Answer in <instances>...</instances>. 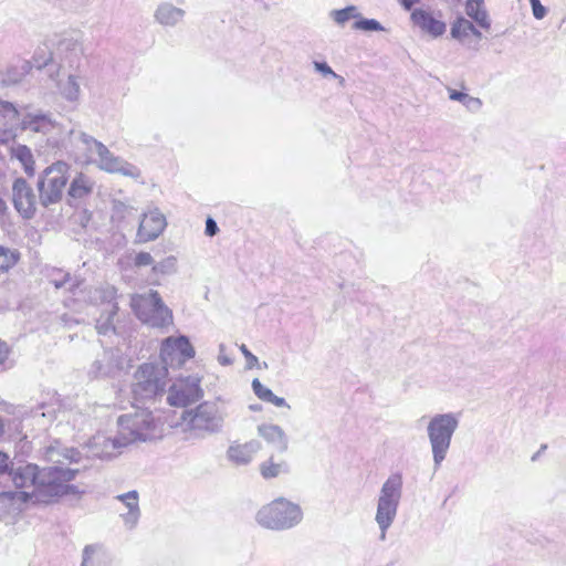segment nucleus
Returning a JSON list of instances; mask_svg holds the SVG:
<instances>
[{"mask_svg": "<svg viewBox=\"0 0 566 566\" xmlns=\"http://www.w3.org/2000/svg\"><path fill=\"white\" fill-rule=\"evenodd\" d=\"M250 409L253 411H260L262 409V407L260 405H251Z\"/></svg>", "mask_w": 566, "mask_h": 566, "instance_id": "53", "label": "nucleus"}, {"mask_svg": "<svg viewBox=\"0 0 566 566\" xmlns=\"http://www.w3.org/2000/svg\"><path fill=\"white\" fill-rule=\"evenodd\" d=\"M92 301L101 303L104 306V311H111V313H117L116 289L112 285H104L94 290Z\"/></svg>", "mask_w": 566, "mask_h": 566, "instance_id": "28", "label": "nucleus"}, {"mask_svg": "<svg viewBox=\"0 0 566 566\" xmlns=\"http://www.w3.org/2000/svg\"><path fill=\"white\" fill-rule=\"evenodd\" d=\"M240 350L241 353L243 354V356L245 357L247 359V363H248V366L251 368L253 367L256 363H258V357L255 355H253L249 349L248 347L242 344L240 345Z\"/></svg>", "mask_w": 566, "mask_h": 566, "instance_id": "46", "label": "nucleus"}, {"mask_svg": "<svg viewBox=\"0 0 566 566\" xmlns=\"http://www.w3.org/2000/svg\"><path fill=\"white\" fill-rule=\"evenodd\" d=\"M261 449V442L255 439L244 443L233 442L227 450V459L238 467L248 465Z\"/></svg>", "mask_w": 566, "mask_h": 566, "instance_id": "19", "label": "nucleus"}, {"mask_svg": "<svg viewBox=\"0 0 566 566\" xmlns=\"http://www.w3.org/2000/svg\"><path fill=\"white\" fill-rule=\"evenodd\" d=\"M53 59V53L44 54L41 56L38 52L33 56L32 65L36 69H42L48 65V63Z\"/></svg>", "mask_w": 566, "mask_h": 566, "instance_id": "43", "label": "nucleus"}, {"mask_svg": "<svg viewBox=\"0 0 566 566\" xmlns=\"http://www.w3.org/2000/svg\"><path fill=\"white\" fill-rule=\"evenodd\" d=\"M218 361L222 366H229V365H231L233 363V360L226 353V345L224 344H220L219 345Z\"/></svg>", "mask_w": 566, "mask_h": 566, "instance_id": "45", "label": "nucleus"}, {"mask_svg": "<svg viewBox=\"0 0 566 566\" xmlns=\"http://www.w3.org/2000/svg\"><path fill=\"white\" fill-rule=\"evenodd\" d=\"M126 446L127 444L119 431L114 438H108L104 434H97L91 442L92 453L99 458L115 457L120 452L119 449Z\"/></svg>", "mask_w": 566, "mask_h": 566, "instance_id": "22", "label": "nucleus"}, {"mask_svg": "<svg viewBox=\"0 0 566 566\" xmlns=\"http://www.w3.org/2000/svg\"><path fill=\"white\" fill-rule=\"evenodd\" d=\"M258 434L268 443L273 444L279 451L287 450L289 440L284 430L277 424L262 423L258 426Z\"/></svg>", "mask_w": 566, "mask_h": 566, "instance_id": "25", "label": "nucleus"}, {"mask_svg": "<svg viewBox=\"0 0 566 566\" xmlns=\"http://www.w3.org/2000/svg\"><path fill=\"white\" fill-rule=\"evenodd\" d=\"M8 455L0 452V473H4L8 469Z\"/></svg>", "mask_w": 566, "mask_h": 566, "instance_id": "50", "label": "nucleus"}, {"mask_svg": "<svg viewBox=\"0 0 566 566\" xmlns=\"http://www.w3.org/2000/svg\"><path fill=\"white\" fill-rule=\"evenodd\" d=\"M303 518L302 509L284 497H279L262 506L256 513V522L269 530L284 531L296 526Z\"/></svg>", "mask_w": 566, "mask_h": 566, "instance_id": "9", "label": "nucleus"}, {"mask_svg": "<svg viewBox=\"0 0 566 566\" xmlns=\"http://www.w3.org/2000/svg\"><path fill=\"white\" fill-rule=\"evenodd\" d=\"M336 78L338 80V83H339L340 85H344V84H345V80H344V77L339 76V77H336Z\"/></svg>", "mask_w": 566, "mask_h": 566, "instance_id": "55", "label": "nucleus"}, {"mask_svg": "<svg viewBox=\"0 0 566 566\" xmlns=\"http://www.w3.org/2000/svg\"><path fill=\"white\" fill-rule=\"evenodd\" d=\"M329 17L337 25L343 27L350 19L360 18V12L356 6H348L344 9L332 10Z\"/></svg>", "mask_w": 566, "mask_h": 566, "instance_id": "36", "label": "nucleus"}, {"mask_svg": "<svg viewBox=\"0 0 566 566\" xmlns=\"http://www.w3.org/2000/svg\"><path fill=\"white\" fill-rule=\"evenodd\" d=\"M403 478L399 472L390 474L382 483L377 497L375 521L380 530V539L386 538L387 531L396 520L402 497Z\"/></svg>", "mask_w": 566, "mask_h": 566, "instance_id": "4", "label": "nucleus"}, {"mask_svg": "<svg viewBox=\"0 0 566 566\" xmlns=\"http://www.w3.org/2000/svg\"><path fill=\"white\" fill-rule=\"evenodd\" d=\"M9 355V347L4 342L0 340V370L6 368V361Z\"/></svg>", "mask_w": 566, "mask_h": 566, "instance_id": "49", "label": "nucleus"}, {"mask_svg": "<svg viewBox=\"0 0 566 566\" xmlns=\"http://www.w3.org/2000/svg\"><path fill=\"white\" fill-rule=\"evenodd\" d=\"M219 232V228H218V224L217 222L212 219V218H208L206 220V229H205V233L208 235V237H213L216 235L217 233Z\"/></svg>", "mask_w": 566, "mask_h": 566, "instance_id": "48", "label": "nucleus"}, {"mask_svg": "<svg viewBox=\"0 0 566 566\" xmlns=\"http://www.w3.org/2000/svg\"><path fill=\"white\" fill-rule=\"evenodd\" d=\"M471 34L476 36L478 39L482 38V33L475 27H474V31H472Z\"/></svg>", "mask_w": 566, "mask_h": 566, "instance_id": "52", "label": "nucleus"}, {"mask_svg": "<svg viewBox=\"0 0 566 566\" xmlns=\"http://www.w3.org/2000/svg\"><path fill=\"white\" fill-rule=\"evenodd\" d=\"M62 285H63V283H57V282H55V286H56V287H61Z\"/></svg>", "mask_w": 566, "mask_h": 566, "instance_id": "56", "label": "nucleus"}, {"mask_svg": "<svg viewBox=\"0 0 566 566\" xmlns=\"http://www.w3.org/2000/svg\"><path fill=\"white\" fill-rule=\"evenodd\" d=\"M12 157L18 159L25 174L29 175V176H33L34 175V159H33V155H32V151L29 147L24 146V145H18L15 147L12 148Z\"/></svg>", "mask_w": 566, "mask_h": 566, "instance_id": "34", "label": "nucleus"}, {"mask_svg": "<svg viewBox=\"0 0 566 566\" xmlns=\"http://www.w3.org/2000/svg\"><path fill=\"white\" fill-rule=\"evenodd\" d=\"M2 206H3V202H2V201H0V209H2Z\"/></svg>", "mask_w": 566, "mask_h": 566, "instance_id": "57", "label": "nucleus"}, {"mask_svg": "<svg viewBox=\"0 0 566 566\" xmlns=\"http://www.w3.org/2000/svg\"><path fill=\"white\" fill-rule=\"evenodd\" d=\"M77 470L61 467H48L39 470L34 464L19 465L11 470L12 482L20 491L2 492L0 507L8 514L19 511L18 503H48L53 497L67 494L73 486L69 484Z\"/></svg>", "mask_w": 566, "mask_h": 566, "instance_id": "1", "label": "nucleus"}, {"mask_svg": "<svg viewBox=\"0 0 566 566\" xmlns=\"http://www.w3.org/2000/svg\"><path fill=\"white\" fill-rule=\"evenodd\" d=\"M3 432H4V426H3L2 419L0 418V438L2 437Z\"/></svg>", "mask_w": 566, "mask_h": 566, "instance_id": "54", "label": "nucleus"}, {"mask_svg": "<svg viewBox=\"0 0 566 566\" xmlns=\"http://www.w3.org/2000/svg\"><path fill=\"white\" fill-rule=\"evenodd\" d=\"M109 556L101 545H86L83 549L81 566H108Z\"/></svg>", "mask_w": 566, "mask_h": 566, "instance_id": "26", "label": "nucleus"}, {"mask_svg": "<svg viewBox=\"0 0 566 566\" xmlns=\"http://www.w3.org/2000/svg\"><path fill=\"white\" fill-rule=\"evenodd\" d=\"M532 12L535 19L542 20L547 14V9L541 3L539 0H530Z\"/></svg>", "mask_w": 566, "mask_h": 566, "instance_id": "41", "label": "nucleus"}, {"mask_svg": "<svg viewBox=\"0 0 566 566\" xmlns=\"http://www.w3.org/2000/svg\"><path fill=\"white\" fill-rule=\"evenodd\" d=\"M59 94L70 103H77L81 97V76L76 73H65L60 66L56 73Z\"/></svg>", "mask_w": 566, "mask_h": 566, "instance_id": "21", "label": "nucleus"}, {"mask_svg": "<svg viewBox=\"0 0 566 566\" xmlns=\"http://www.w3.org/2000/svg\"><path fill=\"white\" fill-rule=\"evenodd\" d=\"M71 166L64 160H56L48 166L39 176L38 191L41 206H50L61 202L70 179Z\"/></svg>", "mask_w": 566, "mask_h": 566, "instance_id": "8", "label": "nucleus"}, {"mask_svg": "<svg viewBox=\"0 0 566 566\" xmlns=\"http://www.w3.org/2000/svg\"><path fill=\"white\" fill-rule=\"evenodd\" d=\"M260 473L265 480L274 479L289 473V464L285 461L275 462L273 458H270L260 464Z\"/></svg>", "mask_w": 566, "mask_h": 566, "instance_id": "33", "label": "nucleus"}, {"mask_svg": "<svg viewBox=\"0 0 566 566\" xmlns=\"http://www.w3.org/2000/svg\"><path fill=\"white\" fill-rule=\"evenodd\" d=\"M474 31V25L465 18H458L451 25V36L458 41H464L471 32Z\"/></svg>", "mask_w": 566, "mask_h": 566, "instance_id": "35", "label": "nucleus"}, {"mask_svg": "<svg viewBox=\"0 0 566 566\" xmlns=\"http://www.w3.org/2000/svg\"><path fill=\"white\" fill-rule=\"evenodd\" d=\"M91 373H93L96 377L97 376H106V375H108L111 373V368L104 367L99 360H96L92 365Z\"/></svg>", "mask_w": 566, "mask_h": 566, "instance_id": "47", "label": "nucleus"}, {"mask_svg": "<svg viewBox=\"0 0 566 566\" xmlns=\"http://www.w3.org/2000/svg\"><path fill=\"white\" fill-rule=\"evenodd\" d=\"M411 20L423 33L433 39L443 35L447 31V24L440 12L436 14L428 10L416 9L411 13Z\"/></svg>", "mask_w": 566, "mask_h": 566, "instance_id": "17", "label": "nucleus"}, {"mask_svg": "<svg viewBox=\"0 0 566 566\" xmlns=\"http://www.w3.org/2000/svg\"><path fill=\"white\" fill-rule=\"evenodd\" d=\"M353 29L366 31V32H377L384 31L385 28L375 19H366L360 15L355 23L353 24Z\"/></svg>", "mask_w": 566, "mask_h": 566, "instance_id": "40", "label": "nucleus"}, {"mask_svg": "<svg viewBox=\"0 0 566 566\" xmlns=\"http://www.w3.org/2000/svg\"><path fill=\"white\" fill-rule=\"evenodd\" d=\"M186 11L169 1L160 2L154 11V20L161 27L175 28L185 19Z\"/></svg>", "mask_w": 566, "mask_h": 566, "instance_id": "24", "label": "nucleus"}, {"mask_svg": "<svg viewBox=\"0 0 566 566\" xmlns=\"http://www.w3.org/2000/svg\"><path fill=\"white\" fill-rule=\"evenodd\" d=\"M36 195L33 188L23 178L14 180L12 186V201L15 210L24 219H31L36 211Z\"/></svg>", "mask_w": 566, "mask_h": 566, "instance_id": "15", "label": "nucleus"}, {"mask_svg": "<svg viewBox=\"0 0 566 566\" xmlns=\"http://www.w3.org/2000/svg\"><path fill=\"white\" fill-rule=\"evenodd\" d=\"M130 306L138 319L151 327H165L172 323V313L157 291L133 295Z\"/></svg>", "mask_w": 566, "mask_h": 566, "instance_id": "10", "label": "nucleus"}, {"mask_svg": "<svg viewBox=\"0 0 566 566\" xmlns=\"http://www.w3.org/2000/svg\"><path fill=\"white\" fill-rule=\"evenodd\" d=\"M167 226L166 217L158 208L149 209L143 214L137 231L139 242H149L157 239Z\"/></svg>", "mask_w": 566, "mask_h": 566, "instance_id": "16", "label": "nucleus"}, {"mask_svg": "<svg viewBox=\"0 0 566 566\" xmlns=\"http://www.w3.org/2000/svg\"><path fill=\"white\" fill-rule=\"evenodd\" d=\"M116 313H111V311H102L101 316L96 321V329L98 334L106 335L109 331L114 329L113 318Z\"/></svg>", "mask_w": 566, "mask_h": 566, "instance_id": "39", "label": "nucleus"}, {"mask_svg": "<svg viewBox=\"0 0 566 566\" xmlns=\"http://www.w3.org/2000/svg\"><path fill=\"white\" fill-rule=\"evenodd\" d=\"M117 424L127 446L138 441H151L163 436V424L147 409L120 416Z\"/></svg>", "mask_w": 566, "mask_h": 566, "instance_id": "5", "label": "nucleus"}, {"mask_svg": "<svg viewBox=\"0 0 566 566\" xmlns=\"http://www.w3.org/2000/svg\"><path fill=\"white\" fill-rule=\"evenodd\" d=\"M227 416L226 406L219 399L203 401L182 412L180 426L190 438H205L222 431Z\"/></svg>", "mask_w": 566, "mask_h": 566, "instance_id": "3", "label": "nucleus"}, {"mask_svg": "<svg viewBox=\"0 0 566 566\" xmlns=\"http://www.w3.org/2000/svg\"><path fill=\"white\" fill-rule=\"evenodd\" d=\"M252 389L259 399L270 402L276 407L290 408V405H287L284 398L274 395L273 391L265 387L258 378L253 379Z\"/></svg>", "mask_w": 566, "mask_h": 566, "instance_id": "30", "label": "nucleus"}, {"mask_svg": "<svg viewBox=\"0 0 566 566\" xmlns=\"http://www.w3.org/2000/svg\"><path fill=\"white\" fill-rule=\"evenodd\" d=\"M465 13L481 28L489 29L491 27V21L484 7V0H467Z\"/></svg>", "mask_w": 566, "mask_h": 566, "instance_id": "29", "label": "nucleus"}, {"mask_svg": "<svg viewBox=\"0 0 566 566\" xmlns=\"http://www.w3.org/2000/svg\"><path fill=\"white\" fill-rule=\"evenodd\" d=\"M314 67L317 72L322 73L324 76L331 75L333 77H339L331 66L325 62H314Z\"/></svg>", "mask_w": 566, "mask_h": 566, "instance_id": "44", "label": "nucleus"}, {"mask_svg": "<svg viewBox=\"0 0 566 566\" xmlns=\"http://www.w3.org/2000/svg\"><path fill=\"white\" fill-rule=\"evenodd\" d=\"M95 188V180L88 175L80 171L70 182L67 188V201L72 206L74 202L88 198Z\"/></svg>", "mask_w": 566, "mask_h": 566, "instance_id": "23", "label": "nucleus"}, {"mask_svg": "<svg viewBox=\"0 0 566 566\" xmlns=\"http://www.w3.org/2000/svg\"><path fill=\"white\" fill-rule=\"evenodd\" d=\"M134 262H135L136 266H147V265L153 264L154 259H153L151 254L148 252H139L135 256Z\"/></svg>", "mask_w": 566, "mask_h": 566, "instance_id": "42", "label": "nucleus"}, {"mask_svg": "<svg viewBox=\"0 0 566 566\" xmlns=\"http://www.w3.org/2000/svg\"><path fill=\"white\" fill-rule=\"evenodd\" d=\"M195 356V348L187 336L167 337L160 347V359L167 369L168 367H181L187 360Z\"/></svg>", "mask_w": 566, "mask_h": 566, "instance_id": "12", "label": "nucleus"}, {"mask_svg": "<svg viewBox=\"0 0 566 566\" xmlns=\"http://www.w3.org/2000/svg\"><path fill=\"white\" fill-rule=\"evenodd\" d=\"M19 129L50 134L59 129V126L55 120L42 113H28L21 117L12 103L0 99V143L12 140Z\"/></svg>", "mask_w": 566, "mask_h": 566, "instance_id": "2", "label": "nucleus"}, {"mask_svg": "<svg viewBox=\"0 0 566 566\" xmlns=\"http://www.w3.org/2000/svg\"><path fill=\"white\" fill-rule=\"evenodd\" d=\"M178 262L177 258L169 255L153 266V273L161 275H170L177 272Z\"/></svg>", "mask_w": 566, "mask_h": 566, "instance_id": "37", "label": "nucleus"}, {"mask_svg": "<svg viewBox=\"0 0 566 566\" xmlns=\"http://www.w3.org/2000/svg\"><path fill=\"white\" fill-rule=\"evenodd\" d=\"M203 396L200 387V378L188 376L177 379L169 388L167 402L172 407H186L199 400Z\"/></svg>", "mask_w": 566, "mask_h": 566, "instance_id": "14", "label": "nucleus"}, {"mask_svg": "<svg viewBox=\"0 0 566 566\" xmlns=\"http://www.w3.org/2000/svg\"><path fill=\"white\" fill-rule=\"evenodd\" d=\"M399 2L406 10H410L419 0H399Z\"/></svg>", "mask_w": 566, "mask_h": 566, "instance_id": "51", "label": "nucleus"}, {"mask_svg": "<svg viewBox=\"0 0 566 566\" xmlns=\"http://www.w3.org/2000/svg\"><path fill=\"white\" fill-rule=\"evenodd\" d=\"M168 370L161 364L145 363L134 374L132 394L136 401L146 402L163 397L167 386Z\"/></svg>", "mask_w": 566, "mask_h": 566, "instance_id": "7", "label": "nucleus"}, {"mask_svg": "<svg viewBox=\"0 0 566 566\" xmlns=\"http://www.w3.org/2000/svg\"><path fill=\"white\" fill-rule=\"evenodd\" d=\"M449 98L461 103L469 112L476 113L482 107V101L479 97L469 95L468 93L447 87Z\"/></svg>", "mask_w": 566, "mask_h": 566, "instance_id": "32", "label": "nucleus"}, {"mask_svg": "<svg viewBox=\"0 0 566 566\" xmlns=\"http://www.w3.org/2000/svg\"><path fill=\"white\" fill-rule=\"evenodd\" d=\"M56 125L59 129L45 134L48 136V143L57 148H64L76 163L86 164L91 161L94 155V146L88 143L84 144V139H96L83 132L74 129H70L64 134L62 127L57 123Z\"/></svg>", "mask_w": 566, "mask_h": 566, "instance_id": "11", "label": "nucleus"}, {"mask_svg": "<svg viewBox=\"0 0 566 566\" xmlns=\"http://www.w3.org/2000/svg\"><path fill=\"white\" fill-rule=\"evenodd\" d=\"M85 143L94 146V154L98 157L95 163L99 169L111 174H120L135 179L140 177V170L136 166L112 154L101 142L84 139V144Z\"/></svg>", "mask_w": 566, "mask_h": 566, "instance_id": "13", "label": "nucleus"}, {"mask_svg": "<svg viewBox=\"0 0 566 566\" xmlns=\"http://www.w3.org/2000/svg\"><path fill=\"white\" fill-rule=\"evenodd\" d=\"M114 499L120 502L125 509V511L119 514L125 527L127 530H134L137 526L142 515L138 492L133 490L123 494H118Z\"/></svg>", "mask_w": 566, "mask_h": 566, "instance_id": "20", "label": "nucleus"}, {"mask_svg": "<svg viewBox=\"0 0 566 566\" xmlns=\"http://www.w3.org/2000/svg\"><path fill=\"white\" fill-rule=\"evenodd\" d=\"M80 453L72 448L62 447L61 444L51 446L45 451V458L54 464H63L65 461H77ZM63 468L62 465H60Z\"/></svg>", "mask_w": 566, "mask_h": 566, "instance_id": "27", "label": "nucleus"}, {"mask_svg": "<svg viewBox=\"0 0 566 566\" xmlns=\"http://www.w3.org/2000/svg\"><path fill=\"white\" fill-rule=\"evenodd\" d=\"M19 260V253L15 250L0 247V272H7Z\"/></svg>", "mask_w": 566, "mask_h": 566, "instance_id": "38", "label": "nucleus"}, {"mask_svg": "<svg viewBox=\"0 0 566 566\" xmlns=\"http://www.w3.org/2000/svg\"><path fill=\"white\" fill-rule=\"evenodd\" d=\"M460 415L454 412L437 413L430 418L427 436L431 447L434 469L438 470L446 459L451 440L459 427Z\"/></svg>", "mask_w": 566, "mask_h": 566, "instance_id": "6", "label": "nucleus"}, {"mask_svg": "<svg viewBox=\"0 0 566 566\" xmlns=\"http://www.w3.org/2000/svg\"><path fill=\"white\" fill-rule=\"evenodd\" d=\"M32 67V62L28 60H18L14 64L8 66L6 82L9 84L21 82L24 76L31 72Z\"/></svg>", "mask_w": 566, "mask_h": 566, "instance_id": "31", "label": "nucleus"}, {"mask_svg": "<svg viewBox=\"0 0 566 566\" xmlns=\"http://www.w3.org/2000/svg\"><path fill=\"white\" fill-rule=\"evenodd\" d=\"M53 54L60 60L62 69L63 64L73 67L80 62L83 54L82 41L71 35L63 36L56 43Z\"/></svg>", "mask_w": 566, "mask_h": 566, "instance_id": "18", "label": "nucleus"}]
</instances>
